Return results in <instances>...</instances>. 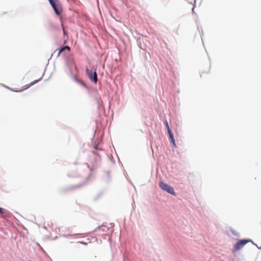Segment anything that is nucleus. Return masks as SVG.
I'll list each match as a JSON object with an SVG mask.
<instances>
[{
    "mask_svg": "<svg viewBox=\"0 0 261 261\" xmlns=\"http://www.w3.org/2000/svg\"><path fill=\"white\" fill-rule=\"evenodd\" d=\"M61 25H62V30L63 31V34H64V35H67V33H66V32L65 31V29H64V26H63V24L62 23L61 24Z\"/></svg>",
    "mask_w": 261,
    "mask_h": 261,
    "instance_id": "a211bd4d",
    "label": "nucleus"
},
{
    "mask_svg": "<svg viewBox=\"0 0 261 261\" xmlns=\"http://www.w3.org/2000/svg\"><path fill=\"white\" fill-rule=\"evenodd\" d=\"M91 152L94 155V159L93 162V167H90L89 165L88 164H87V167L89 168L90 170L91 171V172L89 174L87 179L82 183L69 187L68 189V190H73L86 185L87 183L89 182V181L90 180L91 177L93 176L92 171L95 168H96L98 164L101 161V158L100 154L97 153L95 150H92Z\"/></svg>",
    "mask_w": 261,
    "mask_h": 261,
    "instance_id": "f257e3e1",
    "label": "nucleus"
},
{
    "mask_svg": "<svg viewBox=\"0 0 261 261\" xmlns=\"http://www.w3.org/2000/svg\"><path fill=\"white\" fill-rule=\"evenodd\" d=\"M197 29L198 30L199 32H200L201 37L202 38V36L203 35V31L202 30L201 27L197 25Z\"/></svg>",
    "mask_w": 261,
    "mask_h": 261,
    "instance_id": "ddd939ff",
    "label": "nucleus"
},
{
    "mask_svg": "<svg viewBox=\"0 0 261 261\" xmlns=\"http://www.w3.org/2000/svg\"><path fill=\"white\" fill-rule=\"evenodd\" d=\"M109 230V228L107 226L102 224L101 226H98L93 231L98 232L96 234L101 235L102 232H106Z\"/></svg>",
    "mask_w": 261,
    "mask_h": 261,
    "instance_id": "423d86ee",
    "label": "nucleus"
},
{
    "mask_svg": "<svg viewBox=\"0 0 261 261\" xmlns=\"http://www.w3.org/2000/svg\"><path fill=\"white\" fill-rule=\"evenodd\" d=\"M107 115H99L98 118L100 119V121L104 120V119L105 117H106Z\"/></svg>",
    "mask_w": 261,
    "mask_h": 261,
    "instance_id": "4468645a",
    "label": "nucleus"
},
{
    "mask_svg": "<svg viewBox=\"0 0 261 261\" xmlns=\"http://www.w3.org/2000/svg\"><path fill=\"white\" fill-rule=\"evenodd\" d=\"M107 123H108V120H107V119L106 118V124H107Z\"/></svg>",
    "mask_w": 261,
    "mask_h": 261,
    "instance_id": "412c9836",
    "label": "nucleus"
},
{
    "mask_svg": "<svg viewBox=\"0 0 261 261\" xmlns=\"http://www.w3.org/2000/svg\"><path fill=\"white\" fill-rule=\"evenodd\" d=\"M80 243L82 244H84V245H87V243H85L84 242H79Z\"/></svg>",
    "mask_w": 261,
    "mask_h": 261,
    "instance_id": "aec40b11",
    "label": "nucleus"
},
{
    "mask_svg": "<svg viewBox=\"0 0 261 261\" xmlns=\"http://www.w3.org/2000/svg\"><path fill=\"white\" fill-rule=\"evenodd\" d=\"M56 14L60 15L63 11L62 5L59 0H48Z\"/></svg>",
    "mask_w": 261,
    "mask_h": 261,
    "instance_id": "f03ea898",
    "label": "nucleus"
},
{
    "mask_svg": "<svg viewBox=\"0 0 261 261\" xmlns=\"http://www.w3.org/2000/svg\"><path fill=\"white\" fill-rule=\"evenodd\" d=\"M40 79L35 80L33 82H31L29 85H26L25 87L24 88V89H27L29 88V87H30L31 86H33L34 84L38 83L40 81Z\"/></svg>",
    "mask_w": 261,
    "mask_h": 261,
    "instance_id": "6e6552de",
    "label": "nucleus"
},
{
    "mask_svg": "<svg viewBox=\"0 0 261 261\" xmlns=\"http://www.w3.org/2000/svg\"><path fill=\"white\" fill-rule=\"evenodd\" d=\"M93 148L96 150H103V149L99 148L97 145H95Z\"/></svg>",
    "mask_w": 261,
    "mask_h": 261,
    "instance_id": "2eb2a0df",
    "label": "nucleus"
},
{
    "mask_svg": "<svg viewBox=\"0 0 261 261\" xmlns=\"http://www.w3.org/2000/svg\"><path fill=\"white\" fill-rule=\"evenodd\" d=\"M249 240H241L234 245L233 248V252H236L239 250H240L242 248H243L248 242H249Z\"/></svg>",
    "mask_w": 261,
    "mask_h": 261,
    "instance_id": "39448f33",
    "label": "nucleus"
},
{
    "mask_svg": "<svg viewBox=\"0 0 261 261\" xmlns=\"http://www.w3.org/2000/svg\"><path fill=\"white\" fill-rule=\"evenodd\" d=\"M64 48L67 49L68 51H70V48L69 46H64Z\"/></svg>",
    "mask_w": 261,
    "mask_h": 261,
    "instance_id": "6ab92c4d",
    "label": "nucleus"
},
{
    "mask_svg": "<svg viewBox=\"0 0 261 261\" xmlns=\"http://www.w3.org/2000/svg\"><path fill=\"white\" fill-rule=\"evenodd\" d=\"M159 186L162 190L172 195L176 196V194L174 191V188L170 185L164 182L163 181H160L159 182Z\"/></svg>",
    "mask_w": 261,
    "mask_h": 261,
    "instance_id": "7ed1b4c3",
    "label": "nucleus"
},
{
    "mask_svg": "<svg viewBox=\"0 0 261 261\" xmlns=\"http://www.w3.org/2000/svg\"><path fill=\"white\" fill-rule=\"evenodd\" d=\"M86 73L89 79L96 84L97 82V75L96 69H95L94 71L93 72L92 70L87 68Z\"/></svg>",
    "mask_w": 261,
    "mask_h": 261,
    "instance_id": "20e7f679",
    "label": "nucleus"
},
{
    "mask_svg": "<svg viewBox=\"0 0 261 261\" xmlns=\"http://www.w3.org/2000/svg\"><path fill=\"white\" fill-rule=\"evenodd\" d=\"M196 0H194V4H193V9H192V12H193V13H195L194 8H195V7L196 6Z\"/></svg>",
    "mask_w": 261,
    "mask_h": 261,
    "instance_id": "dca6fc26",
    "label": "nucleus"
},
{
    "mask_svg": "<svg viewBox=\"0 0 261 261\" xmlns=\"http://www.w3.org/2000/svg\"><path fill=\"white\" fill-rule=\"evenodd\" d=\"M29 261H32V260H29Z\"/></svg>",
    "mask_w": 261,
    "mask_h": 261,
    "instance_id": "b1692460",
    "label": "nucleus"
},
{
    "mask_svg": "<svg viewBox=\"0 0 261 261\" xmlns=\"http://www.w3.org/2000/svg\"><path fill=\"white\" fill-rule=\"evenodd\" d=\"M163 123L165 125V126L167 129V132L169 131V129H171V128L169 126V123H168L167 120L166 119L163 120Z\"/></svg>",
    "mask_w": 261,
    "mask_h": 261,
    "instance_id": "9d476101",
    "label": "nucleus"
},
{
    "mask_svg": "<svg viewBox=\"0 0 261 261\" xmlns=\"http://www.w3.org/2000/svg\"><path fill=\"white\" fill-rule=\"evenodd\" d=\"M168 134L170 139L171 143L172 144L173 147L176 148L175 140L174 139V135L172 132L171 129H169V131H168Z\"/></svg>",
    "mask_w": 261,
    "mask_h": 261,
    "instance_id": "0eeeda50",
    "label": "nucleus"
},
{
    "mask_svg": "<svg viewBox=\"0 0 261 261\" xmlns=\"http://www.w3.org/2000/svg\"><path fill=\"white\" fill-rule=\"evenodd\" d=\"M106 178H107V180L108 181H109L110 180H111V174H110V172L109 171H107L106 172Z\"/></svg>",
    "mask_w": 261,
    "mask_h": 261,
    "instance_id": "f8f14e48",
    "label": "nucleus"
},
{
    "mask_svg": "<svg viewBox=\"0 0 261 261\" xmlns=\"http://www.w3.org/2000/svg\"><path fill=\"white\" fill-rule=\"evenodd\" d=\"M8 213V210L0 207V215H1L2 216H4L5 215L7 214Z\"/></svg>",
    "mask_w": 261,
    "mask_h": 261,
    "instance_id": "1a4fd4ad",
    "label": "nucleus"
},
{
    "mask_svg": "<svg viewBox=\"0 0 261 261\" xmlns=\"http://www.w3.org/2000/svg\"><path fill=\"white\" fill-rule=\"evenodd\" d=\"M75 234H63L62 236L68 239L74 238Z\"/></svg>",
    "mask_w": 261,
    "mask_h": 261,
    "instance_id": "9b49d317",
    "label": "nucleus"
},
{
    "mask_svg": "<svg viewBox=\"0 0 261 261\" xmlns=\"http://www.w3.org/2000/svg\"><path fill=\"white\" fill-rule=\"evenodd\" d=\"M66 50V49L64 48V47H62L59 51V53H58V56H59L60 54L64 50Z\"/></svg>",
    "mask_w": 261,
    "mask_h": 261,
    "instance_id": "f3484780",
    "label": "nucleus"
},
{
    "mask_svg": "<svg viewBox=\"0 0 261 261\" xmlns=\"http://www.w3.org/2000/svg\"><path fill=\"white\" fill-rule=\"evenodd\" d=\"M111 116H112V119H113V115H112Z\"/></svg>",
    "mask_w": 261,
    "mask_h": 261,
    "instance_id": "5701e85b",
    "label": "nucleus"
},
{
    "mask_svg": "<svg viewBox=\"0 0 261 261\" xmlns=\"http://www.w3.org/2000/svg\"><path fill=\"white\" fill-rule=\"evenodd\" d=\"M163 115H160V119H161L163 117Z\"/></svg>",
    "mask_w": 261,
    "mask_h": 261,
    "instance_id": "4be33fe9",
    "label": "nucleus"
}]
</instances>
